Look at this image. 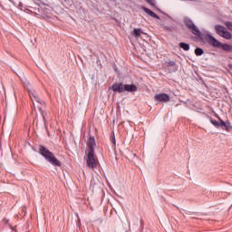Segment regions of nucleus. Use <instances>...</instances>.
Instances as JSON below:
<instances>
[{
  "instance_id": "nucleus-21",
  "label": "nucleus",
  "mask_w": 232,
  "mask_h": 232,
  "mask_svg": "<svg viewBox=\"0 0 232 232\" xmlns=\"http://www.w3.org/2000/svg\"><path fill=\"white\" fill-rule=\"evenodd\" d=\"M162 28L163 30H165V32H172L171 27L168 25H163Z\"/></svg>"
},
{
  "instance_id": "nucleus-8",
  "label": "nucleus",
  "mask_w": 232,
  "mask_h": 232,
  "mask_svg": "<svg viewBox=\"0 0 232 232\" xmlns=\"http://www.w3.org/2000/svg\"><path fill=\"white\" fill-rule=\"evenodd\" d=\"M141 10H143V12H145V14H148V15H150V17H153V19L160 20V16H159L157 14H155L150 9L143 6V7H141Z\"/></svg>"
},
{
  "instance_id": "nucleus-15",
  "label": "nucleus",
  "mask_w": 232,
  "mask_h": 232,
  "mask_svg": "<svg viewBox=\"0 0 232 232\" xmlns=\"http://www.w3.org/2000/svg\"><path fill=\"white\" fill-rule=\"evenodd\" d=\"M179 48H181V49L184 50L185 52H188V51H189V44L181 42V43L179 44Z\"/></svg>"
},
{
  "instance_id": "nucleus-3",
  "label": "nucleus",
  "mask_w": 232,
  "mask_h": 232,
  "mask_svg": "<svg viewBox=\"0 0 232 232\" xmlns=\"http://www.w3.org/2000/svg\"><path fill=\"white\" fill-rule=\"evenodd\" d=\"M111 90H112V92H116L117 93H124V92L133 93L137 92L138 88L137 85L135 84H124L122 82H114L111 86Z\"/></svg>"
},
{
  "instance_id": "nucleus-19",
  "label": "nucleus",
  "mask_w": 232,
  "mask_h": 232,
  "mask_svg": "<svg viewBox=\"0 0 232 232\" xmlns=\"http://www.w3.org/2000/svg\"><path fill=\"white\" fill-rule=\"evenodd\" d=\"M148 5H150V6L155 7V0H145Z\"/></svg>"
},
{
  "instance_id": "nucleus-17",
  "label": "nucleus",
  "mask_w": 232,
  "mask_h": 232,
  "mask_svg": "<svg viewBox=\"0 0 232 232\" xmlns=\"http://www.w3.org/2000/svg\"><path fill=\"white\" fill-rule=\"evenodd\" d=\"M221 37H223L224 39H231L232 34L225 29V32L223 33V34H221Z\"/></svg>"
},
{
  "instance_id": "nucleus-23",
  "label": "nucleus",
  "mask_w": 232,
  "mask_h": 232,
  "mask_svg": "<svg viewBox=\"0 0 232 232\" xmlns=\"http://www.w3.org/2000/svg\"><path fill=\"white\" fill-rule=\"evenodd\" d=\"M140 224L141 229H144V219L140 218Z\"/></svg>"
},
{
  "instance_id": "nucleus-26",
  "label": "nucleus",
  "mask_w": 232,
  "mask_h": 232,
  "mask_svg": "<svg viewBox=\"0 0 232 232\" xmlns=\"http://www.w3.org/2000/svg\"><path fill=\"white\" fill-rule=\"evenodd\" d=\"M19 6H23V3L20 2V3H19Z\"/></svg>"
},
{
  "instance_id": "nucleus-22",
  "label": "nucleus",
  "mask_w": 232,
  "mask_h": 232,
  "mask_svg": "<svg viewBox=\"0 0 232 232\" xmlns=\"http://www.w3.org/2000/svg\"><path fill=\"white\" fill-rule=\"evenodd\" d=\"M34 101H35V102H41V98H39V96H36L35 98H33L32 102L34 104Z\"/></svg>"
},
{
  "instance_id": "nucleus-11",
  "label": "nucleus",
  "mask_w": 232,
  "mask_h": 232,
  "mask_svg": "<svg viewBox=\"0 0 232 232\" xmlns=\"http://www.w3.org/2000/svg\"><path fill=\"white\" fill-rule=\"evenodd\" d=\"M207 119H208V121L211 122L213 126H215V128H220V121H218L217 120H214L213 117L208 114H207Z\"/></svg>"
},
{
  "instance_id": "nucleus-10",
  "label": "nucleus",
  "mask_w": 232,
  "mask_h": 232,
  "mask_svg": "<svg viewBox=\"0 0 232 232\" xmlns=\"http://www.w3.org/2000/svg\"><path fill=\"white\" fill-rule=\"evenodd\" d=\"M167 66H170L171 67V72H178L179 71V66L177 65V63L175 61H169L167 62Z\"/></svg>"
},
{
  "instance_id": "nucleus-7",
  "label": "nucleus",
  "mask_w": 232,
  "mask_h": 232,
  "mask_svg": "<svg viewBox=\"0 0 232 232\" xmlns=\"http://www.w3.org/2000/svg\"><path fill=\"white\" fill-rule=\"evenodd\" d=\"M218 120L220 121L219 128L225 130V131H231L232 126L231 121H229V120L224 121V120L220 119V117H218Z\"/></svg>"
},
{
  "instance_id": "nucleus-12",
  "label": "nucleus",
  "mask_w": 232,
  "mask_h": 232,
  "mask_svg": "<svg viewBox=\"0 0 232 232\" xmlns=\"http://www.w3.org/2000/svg\"><path fill=\"white\" fill-rule=\"evenodd\" d=\"M141 34H144V32H142V29L140 28H134L132 31V35L134 37H140Z\"/></svg>"
},
{
  "instance_id": "nucleus-16",
  "label": "nucleus",
  "mask_w": 232,
  "mask_h": 232,
  "mask_svg": "<svg viewBox=\"0 0 232 232\" xmlns=\"http://www.w3.org/2000/svg\"><path fill=\"white\" fill-rule=\"evenodd\" d=\"M28 94H29L31 101H34V99H35L37 97V92H35V90H29Z\"/></svg>"
},
{
  "instance_id": "nucleus-1",
  "label": "nucleus",
  "mask_w": 232,
  "mask_h": 232,
  "mask_svg": "<svg viewBox=\"0 0 232 232\" xmlns=\"http://www.w3.org/2000/svg\"><path fill=\"white\" fill-rule=\"evenodd\" d=\"M97 147V142L95 141L94 136H90L87 141V160L86 166L89 169H96L99 166V159L97 154H95V148Z\"/></svg>"
},
{
  "instance_id": "nucleus-2",
  "label": "nucleus",
  "mask_w": 232,
  "mask_h": 232,
  "mask_svg": "<svg viewBox=\"0 0 232 232\" xmlns=\"http://www.w3.org/2000/svg\"><path fill=\"white\" fill-rule=\"evenodd\" d=\"M38 153L42 155L49 164L54 166V168H61V166H63V162H61V160L55 157L53 152L50 151L45 146L39 145Z\"/></svg>"
},
{
  "instance_id": "nucleus-5",
  "label": "nucleus",
  "mask_w": 232,
  "mask_h": 232,
  "mask_svg": "<svg viewBox=\"0 0 232 232\" xmlns=\"http://www.w3.org/2000/svg\"><path fill=\"white\" fill-rule=\"evenodd\" d=\"M204 39H206V41H208V43L214 48H220L222 46V43L209 34H205Z\"/></svg>"
},
{
  "instance_id": "nucleus-27",
  "label": "nucleus",
  "mask_w": 232,
  "mask_h": 232,
  "mask_svg": "<svg viewBox=\"0 0 232 232\" xmlns=\"http://www.w3.org/2000/svg\"><path fill=\"white\" fill-rule=\"evenodd\" d=\"M174 207L177 208V209H179V207H177V206H174Z\"/></svg>"
},
{
  "instance_id": "nucleus-4",
  "label": "nucleus",
  "mask_w": 232,
  "mask_h": 232,
  "mask_svg": "<svg viewBox=\"0 0 232 232\" xmlns=\"http://www.w3.org/2000/svg\"><path fill=\"white\" fill-rule=\"evenodd\" d=\"M183 23L186 28H188V30H189V32H191L193 35H197V37H198L199 39H204V34H202L198 27L195 25V23H193V20H191V18L188 16L184 17Z\"/></svg>"
},
{
  "instance_id": "nucleus-6",
  "label": "nucleus",
  "mask_w": 232,
  "mask_h": 232,
  "mask_svg": "<svg viewBox=\"0 0 232 232\" xmlns=\"http://www.w3.org/2000/svg\"><path fill=\"white\" fill-rule=\"evenodd\" d=\"M154 100L157 101L158 102H169L170 98L168 93L161 92L154 95Z\"/></svg>"
},
{
  "instance_id": "nucleus-25",
  "label": "nucleus",
  "mask_w": 232,
  "mask_h": 232,
  "mask_svg": "<svg viewBox=\"0 0 232 232\" xmlns=\"http://www.w3.org/2000/svg\"><path fill=\"white\" fill-rule=\"evenodd\" d=\"M113 69L115 70V72H117V65L116 64L113 65Z\"/></svg>"
},
{
  "instance_id": "nucleus-18",
  "label": "nucleus",
  "mask_w": 232,
  "mask_h": 232,
  "mask_svg": "<svg viewBox=\"0 0 232 232\" xmlns=\"http://www.w3.org/2000/svg\"><path fill=\"white\" fill-rule=\"evenodd\" d=\"M195 54L198 56L203 55L204 54V50L200 47H197L195 49Z\"/></svg>"
},
{
  "instance_id": "nucleus-20",
  "label": "nucleus",
  "mask_w": 232,
  "mask_h": 232,
  "mask_svg": "<svg viewBox=\"0 0 232 232\" xmlns=\"http://www.w3.org/2000/svg\"><path fill=\"white\" fill-rule=\"evenodd\" d=\"M38 110H39V111H40V113H41V115H42V117L44 119V121H46V118L44 117V111H43V108L40 107V108H38Z\"/></svg>"
},
{
  "instance_id": "nucleus-28",
  "label": "nucleus",
  "mask_w": 232,
  "mask_h": 232,
  "mask_svg": "<svg viewBox=\"0 0 232 232\" xmlns=\"http://www.w3.org/2000/svg\"><path fill=\"white\" fill-rule=\"evenodd\" d=\"M96 63H99V60H97V62Z\"/></svg>"
},
{
  "instance_id": "nucleus-14",
  "label": "nucleus",
  "mask_w": 232,
  "mask_h": 232,
  "mask_svg": "<svg viewBox=\"0 0 232 232\" xmlns=\"http://www.w3.org/2000/svg\"><path fill=\"white\" fill-rule=\"evenodd\" d=\"M220 48H222L224 52H232V45L229 44H221Z\"/></svg>"
},
{
  "instance_id": "nucleus-13",
  "label": "nucleus",
  "mask_w": 232,
  "mask_h": 232,
  "mask_svg": "<svg viewBox=\"0 0 232 232\" xmlns=\"http://www.w3.org/2000/svg\"><path fill=\"white\" fill-rule=\"evenodd\" d=\"M111 142H112V148L113 150H116L117 148V139L115 138V132L112 131L111 135Z\"/></svg>"
},
{
  "instance_id": "nucleus-24",
  "label": "nucleus",
  "mask_w": 232,
  "mask_h": 232,
  "mask_svg": "<svg viewBox=\"0 0 232 232\" xmlns=\"http://www.w3.org/2000/svg\"><path fill=\"white\" fill-rule=\"evenodd\" d=\"M39 104H41V106H46V102H42L40 100V102H38Z\"/></svg>"
},
{
  "instance_id": "nucleus-9",
  "label": "nucleus",
  "mask_w": 232,
  "mask_h": 232,
  "mask_svg": "<svg viewBox=\"0 0 232 232\" xmlns=\"http://www.w3.org/2000/svg\"><path fill=\"white\" fill-rule=\"evenodd\" d=\"M214 28L216 30V34H218V35L222 37L224 32L226 31V27H224V25L217 24L215 25Z\"/></svg>"
}]
</instances>
